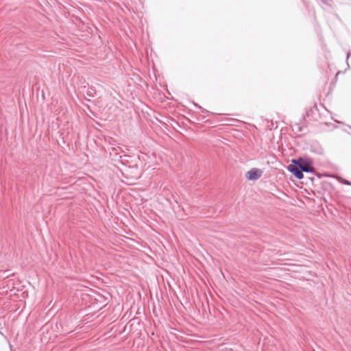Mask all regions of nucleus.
Returning a JSON list of instances; mask_svg holds the SVG:
<instances>
[{"label": "nucleus", "mask_w": 351, "mask_h": 351, "mask_svg": "<svg viewBox=\"0 0 351 351\" xmlns=\"http://www.w3.org/2000/svg\"><path fill=\"white\" fill-rule=\"evenodd\" d=\"M293 162L297 165L299 168L305 172H313V167L312 165V161L310 159L300 158L298 160H293Z\"/></svg>", "instance_id": "f257e3e1"}, {"label": "nucleus", "mask_w": 351, "mask_h": 351, "mask_svg": "<svg viewBox=\"0 0 351 351\" xmlns=\"http://www.w3.org/2000/svg\"><path fill=\"white\" fill-rule=\"evenodd\" d=\"M263 171L258 168H252L246 173V178L248 180H256L261 177Z\"/></svg>", "instance_id": "f03ea898"}, {"label": "nucleus", "mask_w": 351, "mask_h": 351, "mask_svg": "<svg viewBox=\"0 0 351 351\" xmlns=\"http://www.w3.org/2000/svg\"><path fill=\"white\" fill-rule=\"evenodd\" d=\"M288 169L290 172H291L298 179H302L303 178V173L302 171L299 168V167H297L294 165H290L288 167Z\"/></svg>", "instance_id": "7ed1b4c3"}, {"label": "nucleus", "mask_w": 351, "mask_h": 351, "mask_svg": "<svg viewBox=\"0 0 351 351\" xmlns=\"http://www.w3.org/2000/svg\"><path fill=\"white\" fill-rule=\"evenodd\" d=\"M312 113H313V110L311 109L310 110L307 111L306 112V117H309L312 115Z\"/></svg>", "instance_id": "20e7f679"}, {"label": "nucleus", "mask_w": 351, "mask_h": 351, "mask_svg": "<svg viewBox=\"0 0 351 351\" xmlns=\"http://www.w3.org/2000/svg\"><path fill=\"white\" fill-rule=\"evenodd\" d=\"M313 108H314L315 110H317V106H316V105H315V106H314V107H313Z\"/></svg>", "instance_id": "39448f33"}]
</instances>
